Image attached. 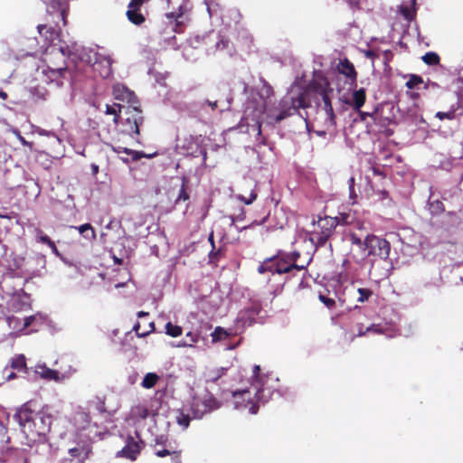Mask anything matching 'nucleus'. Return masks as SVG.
<instances>
[{"label": "nucleus", "instance_id": "obj_1", "mask_svg": "<svg viewBox=\"0 0 463 463\" xmlns=\"http://www.w3.org/2000/svg\"><path fill=\"white\" fill-rule=\"evenodd\" d=\"M344 241L350 244L352 258L358 263L369 266V275L383 279L390 276L392 262L389 259L391 246L383 238L374 234H359L350 232L345 234Z\"/></svg>", "mask_w": 463, "mask_h": 463}, {"label": "nucleus", "instance_id": "obj_2", "mask_svg": "<svg viewBox=\"0 0 463 463\" xmlns=\"http://www.w3.org/2000/svg\"><path fill=\"white\" fill-rule=\"evenodd\" d=\"M277 395L281 397L284 392L279 388V378L273 373L257 377L248 389L232 392L234 409H249L250 414L258 412L259 404H265Z\"/></svg>", "mask_w": 463, "mask_h": 463}, {"label": "nucleus", "instance_id": "obj_3", "mask_svg": "<svg viewBox=\"0 0 463 463\" xmlns=\"http://www.w3.org/2000/svg\"><path fill=\"white\" fill-rule=\"evenodd\" d=\"M308 106L307 100V93L299 90L296 95L291 90L278 104L272 103L271 100H264L263 107L253 112V119L255 120V128L258 135L261 133V124L274 125L279 123L283 119L298 113L299 109Z\"/></svg>", "mask_w": 463, "mask_h": 463}, {"label": "nucleus", "instance_id": "obj_4", "mask_svg": "<svg viewBox=\"0 0 463 463\" xmlns=\"http://www.w3.org/2000/svg\"><path fill=\"white\" fill-rule=\"evenodd\" d=\"M24 436L25 443L32 446L37 442H44L52 425V416L44 411H33L27 404L22 406L14 415Z\"/></svg>", "mask_w": 463, "mask_h": 463}, {"label": "nucleus", "instance_id": "obj_5", "mask_svg": "<svg viewBox=\"0 0 463 463\" xmlns=\"http://www.w3.org/2000/svg\"><path fill=\"white\" fill-rule=\"evenodd\" d=\"M300 257L298 251L290 253L280 252L278 256L265 260L258 268L260 274L269 272L270 274H294L295 271L305 270L311 261V258L305 263L298 264Z\"/></svg>", "mask_w": 463, "mask_h": 463}, {"label": "nucleus", "instance_id": "obj_6", "mask_svg": "<svg viewBox=\"0 0 463 463\" xmlns=\"http://www.w3.org/2000/svg\"><path fill=\"white\" fill-rule=\"evenodd\" d=\"M312 88L320 97V100L317 102V115L323 119L324 128L327 130H334L336 121L330 98L333 89L326 79L315 80L312 83Z\"/></svg>", "mask_w": 463, "mask_h": 463}, {"label": "nucleus", "instance_id": "obj_7", "mask_svg": "<svg viewBox=\"0 0 463 463\" xmlns=\"http://www.w3.org/2000/svg\"><path fill=\"white\" fill-rule=\"evenodd\" d=\"M113 96L115 99L126 101L129 104V106L127 107V110L130 111L131 109L133 114L131 117L126 118L128 125L126 131L131 136L133 134L138 135L139 126L143 123V117L141 116V110L138 109V100L135 93L125 85L117 83L113 86Z\"/></svg>", "mask_w": 463, "mask_h": 463}, {"label": "nucleus", "instance_id": "obj_8", "mask_svg": "<svg viewBox=\"0 0 463 463\" xmlns=\"http://www.w3.org/2000/svg\"><path fill=\"white\" fill-rule=\"evenodd\" d=\"M337 219L330 216L318 217L313 222V230L310 233V241L316 248L323 247L337 226Z\"/></svg>", "mask_w": 463, "mask_h": 463}, {"label": "nucleus", "instance_id": "obj_9", "mask_svg": "<svg viewBox=\"0 0 463 463\" xmlns=\"http://www.w3.org/2000/svg\"><path fill=\"white\" fill-rule=\"evenodd\" d=\"M221 407L218 402L212 393L204 391L203 393H194L187 409L193 414V418L199 420L206 413L215 411Z\"/></svg>", "mask_w": 463, "mask_h": 463}, {"label": "nucleus", "instance_id": "obj_10", "mask_svg": "<svg viewBox=\"0 0 463 463\" xmlns=\"http://www.w3.org/2000/svg\"><path fill=\"white\" fill-rule=\"evenodd\" d=\"M59 51L63 56L71 57L73 61L78 59L93 68L101 55L100 52L92 49H86L75 42L61 45Z\"/></svg>", "mask_w": 463, "mask_h": 463}, {"label": "nucleus", "instance_id": "obj_11", "mask_svg": "<svg viewBox=\"0 0 463 463\" xmlns=\"http://www.w3.org/2000/svg\"><path fill=\"white\" fill-rule=\"evenodd\" d=\"M72 421L79 435L87 440H92L100 434L97 422L91 420L90 412L82 410L75 411Z\"/></svg>", "mask_w": 463, "mask_h": 463}, {"label": "nucleus", "instance_id": "obj_12", "mask_svg": "<svg viewBox=\"0 0 463 463\" xmlns=\"http://www.w3.org/2000/svg\"><path fill=\"white\" fill-rule=\"evenodd\" d=\"M365 99V89L360 88L359 90H354L351 94H343L340 98V100L353 108L354 110L357 111L360 119L364 121L367 117L373 116V114L370 112L361 111V108L364 106Z\"/></svg>", "mask_w": 463, "mask_h": 463}, {"label": "nucleus", "instance_id": "obj_13", "mask_svg": "<svg viewBox=\"0 0 463 463\" xmlns=\"http://www.w3.org/2000/svg\"><path fill=\"white\" fill-rule=\"evenodd\" d=\"M136 436H128L125 441V446L116 453V458H127L130 461H135L141 452L143 448V441L139 438L137 432Z\"/></svg>", "mask_w": 463, "mask_h": 463}, {"label": "nucleus", "instance_id": "obj_14", "mask_svg": "<svg viewBox=\"0 0 463 463\" xmlns=\"http://www.w3.org/2000/svg\"><path fill=\"white\" fill-rule=\"evenodd\" d=\"M66 73V67L53 69L43 65L38 67L36 70L37 79H40L46 83H54L57 87L63 86V80L65 79Z\"/></svg>", "mask_w": 463, "mask_h": 463}, {"label": "nucleus", "instance_id": "obj_15", "mask_svg": "<svg viewBox=\"0 0 463 463\" xmlns=\"http://www.w3.org/2000/svg\"><path fill=\"white\" fill-rule=\"evenodd\" d=\"M189 11L186 5H181L177 11L165 14V19L175 32L179 33L181 27L189 20Z\"/></svg>", "mask_w": 463, "mask_h": 463}, {"label": "nucleus", "instance_id": "obj_16", "mask_svg": "<svg viewBox=\"0 0 463 463\" xmlns=\"http://www.w3.org/2000/svg\"><path fill=\"white\" fill-rule=\"evenodd\" d=\"M273 95V90L270 85L267 82H263L261 89L257 93L258 100L252 97L251 99H248L246 103L245 113L247 114L250 109H252L253 112L259 110L263 107L264 100H270V97Z\"/></svg>", "mask_w": 463, "mask_h": 463}, {"label": "nucleus", "instance_id": "obj_17", "mask_svg": "<svg viewBox=\"0 0 463 463\" xmlns=\"http://www.w3.org/2000/svg\"><path fill=\"white\" fill-rule=\"evenodd\" d=\"M337 71L339 75L345 78V84L348 86L349 90L356 87L357 72L354 64L349 60L346 58L340 60L337 65Z\"/></svg>", "mask_w": 463, "mask_h": 463}, {"label": "nucleus", "instance_id": "obj_18", "mask_svg": "<svg viewBox=\"0 0 463 463\" xmlns=\"http://www.w3.org/2000/svg\"><path fill=\"white\" fill-rule=\"evenodd\" d=\"M260 310V308L258 304H251L250 307H245L243 310L240 311L236 318L238 327H245L250 326L253 322H255Z\"/></svg>", "mask_w": 463, "mask_h": 463}, {"label": "nucleus", "instance_id": "obj_19", "mask_svg": "<svg viewBox=\"0 0 463 463\" xmlns=\"http://www.w3.org/2000/svg\"><path fill=\"white\" fill-rule=\"evenodd\" d=\"M222 89L223 95L215 100H206V104L212 108V109H218L221 112L229 110L232 100L231 90L228 85L222 84Z\"/></svg>", "mask_w": 463, "mask_h": 463}, {"label": "nucleus", "instance_id": "obj_20", "mask_svg": "<svg viewBox=\"0 0 463 463\" xmlns=\"http://www.w3.org/2000/svg\"><path fill=\"white\" fill-rule=\"evenodd\" d=\"M34 373L43 380L55 383H61L67 378L65 374H61L58 371L47 367L45 364H37Z\"/></svg>", "mask_w": 463, "mask_h": 463}, {"label": "nucleus", "instance_id": "obj_21", "mask_svg": "<svg viewBox=\"0 0 463 463\" xmlns=\"http://www.w3.org/2000/svg\"><path fill=\"white\" fill-rule=\"evenodd\" d=\"M145 0H130L127 17L134 24L139 25L145 21V16L140 12V7L144 4Z\"/></svg>", "mask_w": 463, "mask_h": 463}, {"label": "nucleus", "instance_id": "obj_22", "mask_svg": "<svg viewBox=\"0 0 463 463\" xmlns=\"http://www.w3.org/2000/svg\"><path fill=\"white\" fill-rule=\"evenodd\" d=\"M49 14L58 13L59 16L65 23L68 12V0H43Z\"/></svg>", "mask_w": 463, "mask_h": 463}, {"label": "nucleus", "instance_id": "obj_23", "mask_svg": "<svg viewBox=\"0 0 463 463\" xmlns=\"http://www.w3.org/2000/svg\"><path fill=\"white\" fill-rule=\"evenodd\" d=\"M346 291L355 301L364 303L373 295V291L366 288H356L354 283L351 287L346 288Z\"/></svg>", "mask_w": 463, "mask_h": 463}, {"label": "nucleus", "instance_id": "obj_24", "mask_svg": "<svg viewBox=\"0 0 463 463\" xmlns=\"http://www.w3.org/2000/svg\"><path fill=\"white\" fill-rule=\"evenodd\" d=\"M112 60L109 55L101 53L100 59L94 65L93 70L99 71L102 78H107L111 73Z\"/></svg>", "mask_w": 463, "mask_h": 463}, {"label": "nucleus", "instance_id": "obj_25", "mask_svg": "<svg viewBox=\"0 0 463 463\" xmlns=\"http://www.w3.org/2000/svg\"><path fill=\"white\" fill-rule=\"evenodd\" d=\"M192 419H194L193 414L185 405L175 412V420L182 430H186L189 427Z\"/></svg>", "mask_w": 463, "mask_h": 463}, {"label": "nucleus", "instance_id": "obj_26", "mask_svg": "<svg viewBox=\"0 0 463 463\" xmlns=\"http://www.w3.org/2000/svg\"><path fill=\"white\" fill-rule=\"evenodd\" d=\"M228 367H218L214 369L208 370L205 373V379L207 383H216L219 379H221L228 371Z\"/></svg>", "mask_w": 463, "mask_h": 463}, {"label": "nucleus", "instance_id": "obj_27", "mask_svg": "<svg viewBox=\"0 0 463 463\" xmlns=\"http://www.w3.org/2000/svg\"><path fill=\"white\" fill-rule=\"evenodd\" d=\"M71 228L78 230L80 234L88 241H92L96 237L95 231L90 223H84L78 227L72 226Z\"/></svg>", "mask_w": 463, "mask_h": 463}, {"label": "nucleus", "instance_id": "obj_28", "mask_svg": "<svg viewBox=\"0 0 463 463\" xmlns=\"http://www.w3.org/2000/svg\"><path fill=\"white\" fill-rule=\"evenodd\" d=\"M10 366L18 372H26V359L24 354H17L11 359Z\"/></svg>", "mask_w": 463, "mask_h": 463}, {"label": "nucleus", "instance_id": "obj_29", "mask_svg": "<svg viewBox=\"0 0 463 463\" xmlns=\"http://www.w3.org/2000/svg\"><path fill=\"white\" fill-rule=\"evenodd\" d=\"M428 210L430 214L438 215L444 211L443 203L438 199H432L430 196L428 201Z\"/></svg>", "mask_w": 463, "mask_h": 463}, {"label": "nucleus", "instance_id": "obj_30", "mask_svg": "<svg viewBox=\"0 0 463 463\" xmlns=\"http://www.w3.org/2000/svg\"><path fill=\"white\" fill-rule=\"evenodd\" d=\"M125 109L126 113H132L129 110H127V107L119 104L113 105H106L105 113L108 115H114V122H118V113H122V110Z\"/></svg>", "mask_w": 463, "mask_h": 463}, {"label": "nucleus", "instance_id": "obj_31", "mask_svg": "<svg viewBox=\"0 0 463 463\" xmlns=\"http://www.w3.org/2000/svg\"><path fill=\"white\" fill-rule=\"evenodd\" d=\"M185 336L188 340H186V339L181 340L176 345H175V347H193L194 344L197 343L199 340V335L193 332H188Z\"/></svg>", "mask_w": 463, "mask_h": 463}, {"label": "nucleus", "instance_id": "obj_32", "mask_svg": "<svg viewBox=\"0 0 463 463\" xmlns=\"http://www.w3.org/2000/svg\"><path fill=\"white\" fill-rule=\"evenodd\" d=\"M208 37L209 38L213 37L214 40H216L215 47H214L215 49L213 50V47H210L207 49V52L209 53L213 52L215 50L228 49L229 44H230L229 40L221 38L219 35H216V34H210Z\"/></svg>", "mask_w": 463, "mask_h": 463}, {"label": "nucleus", "instance_id": "obj_33", "mask_svg": "<svg viewBox=\"0 0 463 463\" xmlns=\"http://www.w3.org/2000/svg\"><path fill=\"white\" fill-rule=\"evenodd\" d=\"M158 380L159 376L156 373H147L143 378L141 386L145 389H151L156 384Z\"/></svg>", "mask_w": 463, "mask_h": 463}, {"label": "nucleus", "instance_id": "obj_34", "mask_svg": "<svg viewBox=\"0 0 463 463\" xmlns=\"http://www.w3.org/2000/svg\"><path fill=\"white\" fill-rule=\"evenodd\" d=\"M211 336H212L213 342L215 343V342L223 341V340L228 339L230 336V333L226 329H224L221 326H217V327H215L213 332L211 334Z\"/></svg>", "mask_w": 463, "mask_h": 463}, {"label": "nucleus", "instance_id": "obj_35", "mask_svg": "<svg viewBox=\"0 0 463 463\" xmlns=\"http://www.w3.org/2000/svg\"><path fill=\"white\" fill-rule=\"evenodd\" d=\"M183 333V329L181 326L177 325H173L171 322L165 324V334L172 336L177 337L181 335Z\"/></svg>", "mask_w": 463, "mask_h": 463}, {"label": "nucleus", "instance_id": "obj_36", "mask_svg": "<svg viewBox=\"0 0 463 463\" xmlns=\"http://www.w3.org/2000/svg\"><path fill=\"white\" fill-rule=\"evenodd\" d=\"M90 448L88 446L75 447L69 449V453L72 457H81L82 458H87L90 453Z\"/></svg>", "mask_w": 463, "mask_h": 463}, {"label": "nucleus", "instance_id": "obj_37", "mask_svg": "<svg viewBox=\"0 0 463 463\" xmlns=\"http://www.w3.org/2000/svg\"><path fill=\"white\" fill-rule=\"evenodd\" d=\"M439 60H440L439 56L436 52H426L422 56V61L427 65H437L439 63Z\"/></svg>", "mask_w": 463, "mask_h": 463}, {"label": "nucleus", "instance_id": "obj_38", "mask_svg": "<svg viewBox=\"0 0 463 463\" xmlns=\"http://www.w3.org/2000/svg\"><path fill=\"white\" fill-rule=\"evenodd\" d=\"M125 154L127 156H130L133 161H137L143 157L146 158H152L154 155H146L144 152L141 151H136V150H125Z\"/></svg>", "mask_w": 463, "mask_h": 463}, {"label": "nucleus", "instance_id": "obj_39", "mask_svg": "<svg viewBox=\"0 0 463 463\" xmlns=\"http://www.w3.org/2000/svg\"><path fill=\"white\" fill-rule=\"evenodd\" d=\"M31 94L36 99L44 100L46 99L47 90L42 87H34L30 90Z\"/></svg>", "mask_w": 463, "mask_h": 463}, {"label": "nucleus", "instance_id": "obj_40", "mask_svg": "<svg viewBox=\"0 0 463 463\" xmlns=\"http://www.w3.org/2000/svg\"><path fill=\"white\" fill-rule=\"evenodd\" d=\"M235 198L246 205H250L257 199V194L254 191H251L248 198L241 194L236 195Z\"/></svg>", "mask_w": 463, "mask_h": 463}, {"label": "nucleus", "instance_id": "obj_41", "mask_svg": "<svg viewBox=\"0 0 463 463\" xmlns=\"http://www.w3.org/2000/svg\"><path fill=\"white\" fill-rule=\"evenodd\" d=\"M365 332L380 335L384 333V327L380 324H373L365 327Z\"/></svg>", "mask_w": 463, "mask_h": 463}, {"label": "nucleus", "instance_id": "obj_42", "mask_svg": "<svg viewBox=\"0 0 463 463\" xmlns=\"http://www.w3.org/2000/svg\"><path fill=\"white\" fill-rule=\"evenodd\" d=\"M455 116H456L455 110L450 109L447 112L439 111L436 113L435 117L440 120H444V119L451 120L455 118Z\"/></svg>", "mask_w": 463, "mask_h": 463}, {"label": "nucleus", "instance_id": "obj_43", "mask_svg": "<svg viewBox=\"0 0 463 463\" xmlns=\"http://www.w3.org/2000/svg\"><path fill=\"white\" fill-rule=\"evenodd\" d=\"M10 132L13 133L16 137L17 139L20 141V143L24 146H29V147H32V143L28 142L20 133V131L15 128H12L10 129Z\"/></svg>", "mask_w": 463, "mask_h": 463}, {"label": "nucleus", "instance_id": "obj_44", "mask_svg": "<svg viewBox=\"0 0 463 463\" xmlns=\"http://www.w3.org/2000/svg\"><path fill=\"white\" fill-rule=\"evenodd\" d=\"M38 32L40 34H43V31L46 33H50V40L52 41L54 37L57 36V33L53 28H48L45 24H41L37 26Z\"/></svg>", "mask_w": 463, "mask_h": 463}, {"label": "nucleus", "instance_id": "obj_45", "mask_svg": "<svg viewBox=\"0 0 463 463\" xmlns=\"http://www.w3.org/2000/svg\"><path fill=\"white\" fill-rule=\"evenodd\" d=\"M422 82V80L420 76L411 75L410 80L406 82V87L408 89H414L417 85Z\"/></svg>", "mask_w": 463, "mask_h": 463}, {"label": "nucleus", "instance_id": "obj_46", "mask_svg": "<svg viewBox=\"0 0 463 463\" xmlns=\"http://www.w3.org/2000/svg\"><path fill=\"white\" fill-rule=\"evenodd\" d=\"M92 409H95L96 411H98L100 413L105 411L104 403L99 400L93 401L90 403L89 410L90 411Z\"/></svg>", "mask_w": 463, "mask_h": 463}, {"label": "nucleus", "instance_id": "obj_47", "mask_svg": "<svg viewBox=\"0 0 463 463\" xmlns=\"http://www.w3.org/2000/svg\"><path fill=\"white\" fill-rule=\"evenodd\" d=\"M189 199V194L186 192L185 185L183 183L181 189L179 191V194L177 196V199L175 200V203H178L180 201H186Z\"/></svg>", "mask_w": 463, "mask_h": 463}, {"label": "nucleus", "instance_id": "obj_48", "mask_svg": "<svg viewBox=\"0 0 463 463\" xmlns=\"http://www.w3.org/2000/svg\"><path fill=\"white\" fill-rule=\"evenodd\" d=\"M37 241L48 246H50L52 243V241L46 234H43L41 231H37Z\"/></svg>", "mask_w": 463, "mask_h": 463}, {"label": "nucleus", "instance_id": "obj_49", "mask_svg": "<svg viewBox=\"0 0 463 463\" xmlns=\"http://www.w3.org/2000/svg\"><path fill=\"white\" fill-rule=\"evenodd\" d=\"M37 133L40 135V136H43V137H53L57 139V141L59 143H61V139L59 138V137L52 131H49V130H45V129H43V128H39L37 130Z\"/></svg>", "mask_w": 463, "mask_h": 463}, {"label": "nucleus", "instance_id": "obj_50", "mask_svg": "<svg viewBox=\"0 0 463 463\" xmlns=\"http://www.w3.org/2000/svg\"><path fill=\"white\" fill-rule=\"evenodd\" d=\"M319 299L328 308H331L335 304V301L333 298H327V297H326L324 295H319Z\"/></svg>", "mask_w": 463, "mask_h": 463}, {"label": "nucleus", "instance_id": "obj_51", "mask_svg": "<svg viewBox=\"0 0 463 463\" xmlns=\"http://www.w3.org/2000/svg\"><path fill=\"white\" fill-rule=\"evenodd\" d=\"M133 330L136 332L137 335L138 337H145L148 334H150V331H140V324L138 322H137L134 326H133Z\"/></svg>", "mask_w": 463, "mask_h": 463}, {"label": "nucleus", "instance_id": "obj_52", "mask_svg": "<svg viewBox=\"0 0 463 463\" xmlns=\"http://www.w3.org/2000/svg\"><path fill=\"white\" fill-rule=\"evenodd\" d=\"M246 218V213L243 208H241V213L236 216H231L232 219V224H233L235 222H242Z\"/></svg>", "mask_w": 463, "mask_h": 463}, {"label": "nucleus", "instance_id": "obj_53", "mask_svg": "<svg viewBox=\"0 0 463 463\" xmlns=\"http://www.w3.org/2000/svg\"><path fill=\"white\" fill-rule=\"evenodd\" d=\"M35 320V316H29V317H25L24 319H23V326L21 327V329H25L27 328L28 326H30L33 322Z\"/></svg>", "mask_w": 463, "mask_h": 463}, {"label": "nucleus", "instance_id": "obj_54", "mask_svg": "<svg viewBox=\"0 0 463 463\" xmlns=\"http://www.w3.org/2000/svg\"><path fill=\"white\" fill-rule=\"evenodd\" d=\"M137 414L142 418V419H146L148 415H149V411L147 408L142 406V407H137Z\"/></svg>", "mask_w": 463, "mask_h": 463}, {"label": "nucleus", "instance_id": "obj_55", "mask_svg": "<svg viewBox=\"0 0 463 463\" xmlns=\"http://www.w3.org/2000/svg\"><path fill=\"white\" fill-rule=\"evenodd\" d=\"M267 220V217H264L260 222L259 221H253L250 224L247 225V226H244L241 229H239V231H243V230H246V229H249V228H251L255 225H261L263 224Z\"/></svg>", "mask_w": 463, "mask_h": 463}, {"label": "nucleus", "instance_id": "obj_56", "mask_svg": "<svg viewBox=\"0 0 463 463\" xmlns=\"http://www.w3.org/2000/svg\"><path fill=\"white\" fill-rule=\"evenodd\" d=\"M458 78L457 80L458 83H460L459 89L463 91V66H460L458 71Z\"/></svg>", "mask_w": 463, "mask_h": 463}, {"label": "nucleus", "instance_id": "obj_57", "mask_svg": "<svg viewBox=\"0 0 463 463\" xmlns=\"http://www.w3.org/2000/svg\"><path fill=\"white\" fill-rule=\"evenodd\" d=\"M260 365H254L253 371H252L253 372L252 382H254L257 377H262V376L266 375V374H260Z\"/></svg>", "mask_w": 463, "mask_h": 463}, {"label": "nucleus", "instance_id": "obj_58", "mask_svg": "<svg viewBox=\"0 0 463 463\" xmlns=\"http://www.w3.org/2000/svg\"><path fill=\"white\" fill-rule=\"evenodd\" d=\"M8 324L11 326L12 324H14V326H18L21 324V320L15 317H9L7 318Z\"/></svg>", "mask_w": 463, "mask_h": 463}, {"label": "nucleus", "instance_id": "obj_59", "mask_svg": "<svg viewBox=\"0 0 463 463\" xmlns=\"http://www.w3.org/2000/svg\"><path fill=\"white\" fill-rule=\"evenodd\" d=\"M112 150L117 153V154H121V153H124L125 154V150H129V148H127V147H123L121 146H112Z\"/></svg>", "mask_w": 463, "mask_h": 463}, {"label": "nucleus", "instance_id": "obj_60", "mask_svg": "<svg viewBox=\"0 0 463 463\" xmlns=\"http://www.w3.org/2000/svg\"><path fill=\"white\" fill-rule=\"evenodd\" d=\"M170 454V451L168 449H160L156 451V455L159 458H164Z\"/></svg>", "mask_w": 463, "mask_h": 463}, {"label": "nucleus", "instance_id": "obj_61", "mask_svg": "<svg viewBox=\"0 0 463 463\" xmlns=\"http://www.w3.org/2000/svg\"><path fill=\"white\" fill-rule=\"evenodd\" d=\"M49 247L53 254H55L57 257H61V253L59 252L54 241H52V243Z\"/></svg>", "mask_w": 463, "mask_h": 463}, {"label": "nucleus", "instance_id": "obj_62", "mask_svg": "<svg viewBox=\"0 0 463 463\" xmlns=\"http://www.w3.org/2000/svg\"><path fill=\"white\" fill-rule=\"evenodd\" d=\"M383 54L384 62L389 61L392 56V52L389 50L384 51Z\"/></svg>", "mask_w": 463, "mask_h": 463}, {"label": "nucleus", "instance_id": "obj_63", "mask_svg": "<svg viewBox=\"0 0 463 463\" xmlns=\"http://www.w3.org/2000/svg\"><path fill=\"white\" fill-rule=\"evenodd\" d=\"M403 16L407 19V20H411L412 19V14L408 10V9H403L402 11Z\"/></svg>", "mask_w": 463, "mask_h": 463}, {"label": "nucleus", "instance_id": "obj_64", "mask_svg": "<svg viewBox=\"0 0 463 463\" xmlns=\"http://www.w3.org/2000/svg\"><path fill=\"white\" fill-rule=\"evenodd\" d=\"M366 334H367V332H365V328H364V326L362 325H358L357 335L363 336V335H365Z\"/></svg>", "mask_w": 463, "mask_h": 463}]
</instances>
